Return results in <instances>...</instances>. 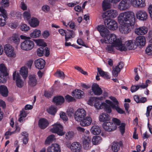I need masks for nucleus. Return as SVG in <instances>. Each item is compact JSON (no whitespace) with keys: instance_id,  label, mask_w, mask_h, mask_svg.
Masks as SVG:
<instances>
[{"instance_id":"27","label":"nucleus","mask_w":152,"mask_h":152,"mask_svg":"<svg viewBox=\"0 0 152 152\" xmlns=\"http://www.w3.org/2000/svg\"><path fill=\"white\" fill-rule=\"evenodd\" d=\"M135 32L138 35H143L148 31L147 28L145 26L137 28L135 29Z\"/></svg>"},{"instance_id":"54","label":"nucleus","mask_w":152,"mask_h":152,"mask_svg":"<svg viewBox=\"0 0 152 152\" xmlns=\"http://www.w3.org/2000/svg\"><path fill=\"white\" fill-rule=\"evenodd\" d=\"M125 126L126 124L123 123L121 124V125L119 127V130L122 135H123L125 132Z\"/></svg>"},{"instance_id":"48","label":"nucleus","mask_w":152,"mask_h":152,"mask_svg":"<svg viewBox=\"0 0 152 152\" xmlns=\"http://www.w3.org/2000/svg\"><path fill=\"white\" fill-rule=\"evenodd\" d=\"M102 140L101 137L99 136H95L92 139V143L93 144L96 145L98 144Z\"/></svg>"},{"instance_id":"24","label":"nucleus","mask_w":152,"mask_h":152,"mask_svg":"<svg viewBox=\"0 0 152 152\" xmlns=\"http://www.w3.org/2000/svg\"><path fill=\"white\" fill-rule=\"evenodd\" d=\"M45 63V61L44 59L42 58H39L35 61L34 64L35 67L37 68L41 69L44 68Z\"/></svg>"},{"instance_id":"16","label":"nucleus","mask_w":152,"mask_h":152,"mask_svg":"<svg viewBox=\"0 0 152 152\" xmlns=\"http://www.w3.org/2000/svg\"><path fill=\"white\" fill-rule=\"evenodd\" d=\"M102 127L104 129L108 132H110L115 130L117 128V126L111 122L104 123Z\"/></svg>"},{"instance_id":"56","label":"nucleus","mask_w":152,"mask_h":152,"mask_svg":"<svg viewBox=\"0 0 152 152\" xmlns=\"http://www.w3.org/2000/svg\"><path fill=\"white\" fill-rule=\"evenodd\" d=\"M24 18L27 20H28L31 18V15L28 11H25L23 14Z\"/></svg>"},{"instance_id":"26","label":"nucleus","mask_w":152,"mask_h":152,"mask_svg":"<svg viewBox=\"0 0 152 152\" xmlns=\"http://www.w3.org/2000/svg\"><path fill=\"white\" fill-rule=\"evenodd\" d=\"M92 119L90 117H85L80 122V124L82 126H85L89 125L91 123Z\"/></svg>"},{"instance_id":"55","label":"nucleus","mask_w":152,"mask_h":152,"mask_svg":"<svg viewBox=\"0 0 152 152\" xmlns=\"http://www.w3.org/2000/svg\"><path fill=\"white\" fill-rule=\"evenodd\" d=\"M111 106L105 103V104L104 105V110L107 113H110L112 111Z\"/></svg>"},{"instance_id":"39","label":"nucleus","mask_w":152,"mask_h":152,"mask_svg":"<svg viewBox=\"0 0 152 152\" xmlns=\"http://www.w3.org/2000/svg\"><path fill=\"white\" fill-rule=\"evenodd\" d=\"M98 72L100 75L106 79L110 78V77L108 73L103 71L102 69L99 68H97Z\"/></svg>"},{"instance_id":"29","label":"nucleus","mask_w":152,"mask_h":152,"mask_svg":"<svg viewBox=\"0 0 152 152\" xmlns=\"http://www.w3.org/2000/svg\"><path fill=\"white\" fill-rule=\"evenodd\" d=\"M72 95L76 98L80 99L84 97V93L80 90L76 89L72 92Z\"/></svg>"},{"instance_id":"57","label":"nucleus","mask_w":152,"mask_h":152,"mask_svg":"<svg viewBox=\"0 0 152 152\" xmlns=\"http://www.w3.org/2000/svg\"><path fill=\"white\" fill-rule=\"evenodd\" d=\"M20 29L22 31L26 32L30 29V28L27 25L23 24L21 25Z\"/></svg>"},{"instance_id":"35","label":"nucleus","mask_w":152,"mask_h":152,"mask_svg":"<svg viewBox=\"0 0 152 152\" xmlns=\"http://www.w3.org/2000/svg\"><path fill=\"white\" fill-rule=\"evenodd\" d=\"M134 99L137 103H144L147 101L146 98L140 97L136 95L134 96Z\"/></svg>"},{"instance_id":"2","label":"nucleus","mask_w":152,"mask_h":152,"mask_svg":"<svg viewBox=\"0 0 152 152\" xmlns=\"http://www.w3.org/2000/svg\"><path fill=\"white\" fill-rule=\"evenodd\" d=\"M20 37L22 39L25 40L20 45L21 49L26 51H28L31 50L34 46V42L31 40V38L23 35H21Z\"/></svg>"},{"instance_id":"18","label":"nucleus","mask_w":152,"mask_h":152,"mask_svg":"<svg viewBox=\"0 0 152 152\" xmlns=\"http://www.w3.org/2000/svg\"><path fill=\"white\" fill-rule=\"evenodd\" d=\"M37 54L39 56H42L44 53L46 56H48L49 55L50 52L49 48L47 47H41L38 48L37 50Z\"/></svg>"},{"instance_id":"33","label":"nucleus","mask_w":152,"mask_h":152,"mask_svg":"<svg viewBox=\"0 0 152 152\" xmlns=\"http://www.w3.org/2000/svg\"><path fill=\"white\" fill-rule=\"evenodd\" d=\"M0 93L4 97H7L8 95V91L7 87L4 85L0 86Z\"/></svg>"},{"instance_id":"52","label":"nucleus","mask_w":152,"mask_h":152,"mask_svg":"<svg viewBox=\"0 0 152 152\" xmlns=\"http://www.w3.org/2000/svg\"><path fill=\"white\" fill-rule=\"evenodd\" d=\"M1 8L7 7L9 5V2L8 0H2L0 2Z\"/></svg>"},{"instance_id":"17","label":"nucleus","mask_w":152,"mask_h":152,"mask_svg":"<svg viewBox=\"0 0 152 152\" xmlns=\"http://www.w3.org/2000/svg\"><path fill=\"white\" fill-rule=\"evenodd\" d=\"M97 30L100 32L101 35L103 37H105L110 34L109 30L103 25H99L98 26Z\"/></svg>"},{"instance_id":"3","label":"nucleus","mask_w":152,"mask_h":152,"mask_svg":"<svg viewBox=\"0 0 152 152\" xmlns=\"http://www.w3.org/2000/svg\"><path fill=\"white\" fill-rule=\"evenodd\" d=\"M105 37L107 39L109 43L114 45L116 47V49L118 50H121V49H120L119 47L121 44V40L118 39H117L116 36L113 34H109Z\"/></svg>"},{"instance_id":"8","label":"nucleus","mask_w":152,"mask_h":152,"mask_svg":"<svg viewBox=\"0 0 152 152\" xmlns=\"http://www.w3.org/2000/svg\"><path fill=\"white\" fill-rule=\"evenodd\" d=\"M50 131L52 133H57L60 136H62L64 134L63 131V127L60 124H54L53 127L51 129Z\"/></svg>"},{"instance_id":"22","label":"nucleus","mask_w":152,"mask_h":152,"mask_svg":"<svg viewBox=\"0 0 152 152\" xmlns=\"http://www.w3.org/2000/svg\"><path fill=\"white\" fill-rule=\"evenodd\" d=\"M59 145L57 144H52L47 149V152H60Z\"/></svg>"},{"instance_id":"31","label":"nucleus","mask_w":152,"mask_h":152,"mask_svg":"<svg viewBox=\"0 0 152 152\" xmlns=\"http://www.w3.org/2000/svg\"><path fill=\"white\" fill-rule=\"evenodd\" d=\"M110 119V116L106 113H102L99 117V120L100 122H102L108 121Z\"/></svg>"},{"instance_id":"60","label":"nucleus","mask_w":152,"mask_h":152,"mask_svg":"<svg viewBox=\"0 0 152 152\" xmlns=\"http://www.w3.org/2000/svg\"><path fill=\"white\" fill-rule=\"evenodd\" d=\"M60 115L61 118L64 121H66L67 120L68 118L64 112H61L60 113Z\"/></svg>"},{"instance_id":"42","label":"nucleus","mask_w":152,"mask_h":152,"mask_svg":"<svg viewBox=\"0 0 152 152\" xmlns=\"http://www.w3.org/2000/svg\"><path fill=\"white\" fill-rule=\"evenodd\" d=\"M55 139V136L53 134L50 135L47 138L45 144V145H49L52 143Z\"/></svg>"},{"instance_id":"49","label":"nucleus","mask_w":152,"mask_h":152,"mask_svg":"<svg viewBox=\"0 0 152 152\" xmlns=\"http://www.w3.org/2000/svg\"><path fill=\"white\" fill-rule=\"evenodd\" d=\"M54 75L58 77H59L62 79H64L65 78L64 73L60 70H57L54 74Z\"/></svg>"},{"instance_id":"1","label":"nucleus","mask_w":152,"mask_h":152,"mask_svg":"<svg viewBox=\"0 0 152 152\" xmlns=\"http://www.w3.org/2000/svg\"><path fill=\"white\" fill-rule=\"evenodd\" d=\"M118 21L121 25L119 27L120 32L123 34H127L134 27L135 24L134 13L129 11L121 13L118 17Z\"/></svg>"},{"instance_id":"6","label":"nucleus","mask_w":152,"mask_h":152,"mask_svg":"<svg viewBox=\"0 0 152 152\" xmlns=\"http://www.w3.org/2000/svg\"><path fill=\"white\" fill-rule=\"evenodd\" d=\"M86 115V111L83 108L78 109L74 113L75 119L77 121H81Z\"/></svg>"},{"instance_id":"4","label":"nucleus","mask_w":152,"mask_h":152,"mask_svg":"<svg viewBox=\"0 0 152 152\" xmlns=\"http://www.w3.org/2000/svg\"><path fill=\"white\" fill-rule=\"evenodd\" d=\"M137 48V45L135 42V40H129L126 41L124 45H123L121 41V44L119 48L121 49L120 51H126L127 50H134Z\"/></svg>"},{"instance_id":"28","label":"nucleus","mask_w":152,"mask_h":152,"mask_svg":"<svg viewBox=\"0 0 152 152\" xmlns=\"http://www.w3.org/2000/svg\"><path fill=\"white\" fill-rule=\"evenodd\" d=\"M48 121L45 118H41L39 120L38 125L39 127L42 129L45 128L49 125Z\"/></svg>"},{"instance_id":"41","label":"nucleus","mask_w":152,"mask_h":152,"mask_svg":"<svg viewBox=\"0 0 152 152\" xmlns=\"http://www.w3.org/2000/svg\"><path fill=\"white\" fill-rule=\"evenodd\" d=\"M41 34V32L39 30L35 29L30 33V36L32 38H37L39 37Z\"/></svg>"},{"instance_id":"11","label":"nucleus","mask_w":152,"mask_h":152,"mask_svg":"<svg viewBox=\"0 0 152 152\" xmlns=\"http://www.w3.org/2000/svg\"><path fill=\"white\" fill-rule=\"evenodd\" d=\"M5 52L6 55L10 57H15L16 54L14 52L13 48L10 45L7 44L4 47Z\"/></svg>"},{"instance_id":"51","label":"nucleus","mask_w":152,"mask_h":152,"mask_svg":"<svg viewBox=\"0 0 152 152\" xmlns=\"http://www.w3.org/2000/svg\"><path fill=\"white\" fill-rule=\"evenodd\" d=\"M0 73H4L5 75L8 74L7 72V69L4 64H0Z\"/></svg>"},{"instance_id":"30","label":"nucleus","mask_w":152,"mask_h":152,"mask_svg":"<svg viewBox=\"0 0 152 152\" xmlns=\"http://www.w3.org/2000/svg\"><path fill=\"white\" fill-rule=\"evenodd\" d=\"M122 145L121 141L119 142H113L111 147L112 150L114 152H118L120 149V147Z\"/></svg>"},{"instance_id":"25","label":"nucleus","mask_w":152,"mask_h":152,"mask_svg":"<svg viewBox=\"0 0 152 152\" xmlns=\"http://www.w3.org/2000/svg\"><path fill=\"white\" fill-rule=\"evenodd\" d=\"M37 80L35 75H30L28 77V84L31 87H34L36 86L37 83Z\"/></svg>"},{"instance_id":"64","label":"nucleus","mask_w":152,"mask_h":152,"mask_svg":"<svg viewBox=\"0 0 152 152\" xmlns=\"http://www.w3.org/2000/svg\"><path fill=\"white\" fill-rule=\"evenodd\" d=\"M138 89L139 87L137 86V85L136 86H132L131 87V91L133 93L135 92Z\"/></svg>"},{"instance_id":"43","label":"nucleus","mask_w":152,"mask_h":152,"mask_svg":"<svg viewBox=\"0 0 152 152\" xmlns=\"http://www.w3.org/2000/svg\"><path fill=\"white\" fill-rule=\"evenodd\" d=\"M105 104V102H102L101 101H96L94 104V106L98 110L104 108V105Z\"/></svg>"},{"instance_id":"23","label":"nucleus","mask_w":152,"mask_h":152,"mask_svg":"<svg viewBox=\"0 0 152 152\" xmlns=\"http://www.w3.org/2000/svg\"><path fill=\"white\" fill-rule=\"evenodd\" d=\"M135 42L137 46L139 47L144 46L145 44V39L143 36H138L136 39Z\"/></svg>"},{"instance_id":"38","label":"nucleus","mask_w":152,"mask_h":152,"mask_svg":"<svg viewBox=\"0 0 152 152\" xmlns=\"http://www.w3.org/2000/svg\"><path fill=\"white\" fill-rule=\"evenodd\" d=\"M20 73L23 78L25 79L28 74V70L26 66H23L21 68L20 70Z\"/></svg>"},{"instance_id":"20","label":"nucleus","mask_w":152,"mask_h":152,"mask_svg":"<svg viewBox=\"0 0 152 152\" xmlns=\"http://www.w3.org/2000/svg\"><path fill=\"white\" fill-rule=\"evenodd\" d=\"M124 65L122 61H120L115 67L113 69L112 74L115 77H116L118 76V74L123 68Z\"/></svg>"},{"instance_id":"21","label":"nucleus","mask_w":152,"mask_h":152,"mask_svg":"<svg viewBox=\"0 0 152 152\" xmlns=\"http://www.w3.org/2000/svg\"><path fill=\"white\" fill-rule=\"evenodd\" d=\"M70 148L73 152H80L81 150L82 146L79 142H74L70 145Z\"/></svg>"},{"instance_id":"53","label":"nucleus","mask_w":152,"mask_h":152,"mask_svg":"<svg viewBox=\"0 0 152 152\" xmlns=\"http://www.w3.org/2000/svg\"><path fill=\"white\" fill-rule=\"evenodd\" d=\"M113 110H115L116 111L120 114H124L125 113V111L123 110L121 108H120L118 105H115L114 107L112 108Z\"/></svg>"},{"instance_id":"44","label":"nucleus","mask_w":152,"mask_h":152,"mask_svg":"<svg viewBox=\"0 0 152 152\" xmlns=\"http://www.w3.org/2000/svg\"><path fill=\"white\" fill-rule=\"evenodd\" d=\"M57 111V108L54 106H51L47 110L48 112L50 114L54 115Z\"/></svg>"},{"instance_id":"50","label":"nucleus","mask_w":152,"mask_h":152,"mask_svg":"<svg viewBox=\"0 0 152 152\" xmlns=\"http://www.w3.org/2000/svg\"><path fill=\"white\" fill-rule=\"evenodd\" d=\"M145 52L148 55H152V44L149 45L145 49Z\"/></svg>"},{"instance_id":"59","label":"nucleus","mask_w":152,"mask_h":152,"mask_svg":"<svg viewBox=\"0 0 152 152\" xmlns=\"http://www.w3.org/2000/svg\"><path fill=\"white\" fill-rule=\"evenodd\" d=\"M70 30H67V31H66L65 33V39L66 42L68 41L69 39H70Z\"/></svg>"},{"instance_id":"14","label":"nucleus","mask_w":152,"mask_h":152,"mask_svg":"<svg viewBox=\"0 0 152 152\" xmlns=\"http://www.w3.org/2000/svg\"><path fill=\"white\" fill-rule=\"evenodd\" d=\"M130 0H122L118 4V9L121 11L125 10L130 7Z\"/></svg>"},{"instance_id":"45","label":"nucleus","mask_w":152,"mask_h":152,"mask_svg":"<svg viewBox=\"0 0 152 152\" xmlns=\"http://www.w3.org/2000/svg\"><path fill=\"white\" fill-rule=\"evenodd\" d=\"M115 48L116 47L114 45H107L106 49L107 52L109 53H114L115 52Z\"/></svg>"},{"instance_id":"15","label":"nucleus","mask_w":152,"mask_h":152,"mask_svg":"<svg viewBox=\"0 0 152 152\" xmlns=\"http://www.w3.org/2000/svg\"><path fill=\"white\" fill-rule=\"evenodd\" d=\"M91 138L89 137L84 135L82 138L83 148L86 150L89 149L91 148Z\"/></svg>"},{"instance_id":"62","label":"nucleus","mask_w":152,"mask_h":152,"mask_svg":"<svg viewBox=\"0 0 152 152\" xmlns=\"http://www.w3.org/2000/svg\"><path fill=\"white\" fill-rule=\"evenodd\" d=\"M152 109V106H149L147 107L146 115L147 117L150 116V113Z\"/></svg>"},{"instance_id":"5","label":"nucleus","mask_w":152,"mask_h":152,"mask_svg":"<svg viewBox=\"0 0 152 152\" xmlns=\"http://www.w3.org/2000/svg\"><path fill=\"white\" fill-rule=\"evenodd\" d=\"M103 19L104 20V23L105 26L110 29L114 30L118 28L117 23L114 20L110 19Z\"/></svg>"},{"instance_id":"19","label":"nucleus","mask_w":152,"mask_h":152,"mask_svg":"<svg viewBox=\"0 0 152 152\" xmlns=\"http://www.w3.org/2000/svg\"><path fill=\"white\" fill-rule=\"evenodd\" d=\"M133 6L136 7L142 8L145 6V0H131Z\"/></svg>"},{"instance_id":"46","label":"nucleus","mask_w":152,"mask_h":152,"mask_svg":"<svg viewBox=\"0 0 152 152\" xmlns=\"http://www.w3.org/2000/svg\"><path fill=\"white\" fill-rule=\"evenodd\" d=\"M75 135V133L72 131H69L67 132L65 135V139L67 140H70L73 138Z\"/></svg>"},{"instance_id":"58","label":"nucleus","mask_w":152,"mask_h":152,"mask_svg":"<svg viewBox=\"0 0 152 152\" xmlns=\"http://www.w3.org/2000/svg\"><path fill=\"white\" fill-rule=\"evenodd\" d=\"M74 110L72 108L68 109L67 111V114L69 117H71L74 115Z\"/></svg>"},{"instance_id":"34","label":"nucleus","mask_w":152,"mask_h":152,"mask_svg":"<svg viewBox=\"0 0 152 152\" xmlns=\"http://www.w3.org/2000/svg\"><path fill=\"white\" fill-rule=\"evenodd\" d=\"M9 40L10 42L14 43L18 45L19 43L20 39L17 34H14L12 37L9 38Z\"/></svg>"},{"instance_id":"7","label":"nucleus","mask_w":152,"mask_h":152,"mask_svg":"<svg viewBox=\"0 0 152 152\" xmlns=\"http://www.w3.org/2000/svg\"><path fill=\"white\" fill-rule=\"evenodd\" d=\"M118 15L117 10H110L103 14L102 17L103 19L113 18H115Z\"/></svg>"},{"instance_id":"63","label":"nucleus","mask_w":152,"mask_h":152,"mask_svg":"<svg viewBox=\"0 0 152 152\" xmlns=\"http://www.w3.org/2000/svg\"><path fill=\"white\" fill-rule=\"evenodd\" d=\"M42 35L44 38L47 39L50 35L49 32L48 31L45 30L43 32Z\"/></svg>"},{"instance_id":"13","label":"nucleus","mask_w":152,"mask_h":152,"mask_svg":"<svg viewBox=\"0 0 152 152\" xmlns=\"http://www.w3.org/2000/svg\"><path fill=\"white\" fill-rule=\"evenodd\" d=\"M91 88L92 91H90L89 92V93L91 95H93V92L94 95H100L102 93V91L101 88L97 83L93 84Z\"/></svg>"},{"instance_id":"10","label":"nucleus","mask_w":152,"mask_h":152,"mask_svg":"<svg viewBox=\"0 0 152 152\" xmlns=\"http://www.w3.org/2000/svg\"><path fill=\"white\" fill-rule=\"evenodd\" d=\"M136 15L137 19L142 21L146 20L148 17L147 13L143 10L137 11L136 13Z\"/></svg>"},{"instance_id":"9","label":"nucleus","mask_w":152,"mask_h":152,"mask_svg":"<svg viewBox=\"0 0 152 152\" xmlns=\"http://www.w3.org/2000/svg\"><path fill=\"white\" fill-rule=\"evenodd\" d=\"M0 26H3L6 24L7 15L6 10L3 8L0 7Z\"/></svg>"},{"instance_id":"36","label":"nucleus","mask_w":152,"mask_h":152,"mask_svg":"<svg viewBox=\"0 0 152 152\" xmlns=\"http://www.w3.org/2000/svg\"><path fill=\"white\" fill-rule=\"evenodd\" d=\"M91 131L93 134L96 135L99 134L101 132V130L99 126H94L91 127Z\"/></svg>"},{"instance_id":"61","label":"nucleus","mask_w":152,"mask_h":152,"mask_svg":"<svg viewBox=\"0 0 152 152\" xmlns=\"http://www.w3.org/2000/svg\"><path fill=\"white\" fill-rule=\"evenodd\" d=\"M113 121L114 123L113 124H115L116 126L120 125L121 123L119 119L116 118H113Z\"/></svg>"},{"instance_id":"47","label":"nucleus","mask_w":152,"mask_h":152,"mask_svg":"<svg viewBox=\"0 0 152 152\" xmlns=\"http://www.w3.org/2000/svg\"><path fill=\"white\" fill-rule=\"evenodd\" d=\"M8 75V74L5 75L4 73H0V83H4L7 80V76Z\"/></svg>"},{"instance_id":"40","label":"nucleus","mask_w":152,"mask_h":152,"mask_svg":"<svg viewBox=\"0 0 152 152\" xmlns=\"http://www.w3.org/2000/svg\"><path fill=\"white\" fill-rule=\"evenodd\" d=\"M110 2L108 0H104L103 1L102 7L104 10H105L111 7V5Z\"/></svg>"},{"instance_id":"12","label":"nucleus","mask_w":152,"mask_h":152,"mask_svg":"<svg viewBox=\"0 0 152 152\" xmlns=\"http://www.w3.org/2000/svg\"><path fill=\"white\" fill-rule=\"evenodd\" d=\"M13 80H15L16 86L18 87L21 88L23 86L24 82L21 78L20 75L18 73L17 74L16 71L13 73Z\"/></svg>"},{"instance_id":"32","label":"nucleus","mask_w":152,"mask_h":152,"mask_svg":"<svg viewBox=\"0 0 152 152\" xmlns=\"http://www.w3.org/2000/svg\"><path fill=\"white\" fill-rule=\"evenodd\" d=\"M53 101L56 105H61L64 102V99L63 97L59 96L54 97Z\"/></svg>"},{"instance_id":"37","label":"nucleus","mask_w":152,"mask_h":152,"mask_svg":"<svg viewBox=\"0 0 152 152\" xmlns=\"http://www.w3.org/2000/svg\"><path fill=\"white\" fill-rule=\"evenodd\" d=\"M28 23L31 26L35 27L38 26L39 22L36 18H32L30 20H29Z\"/></svg>"}]
</instances>
